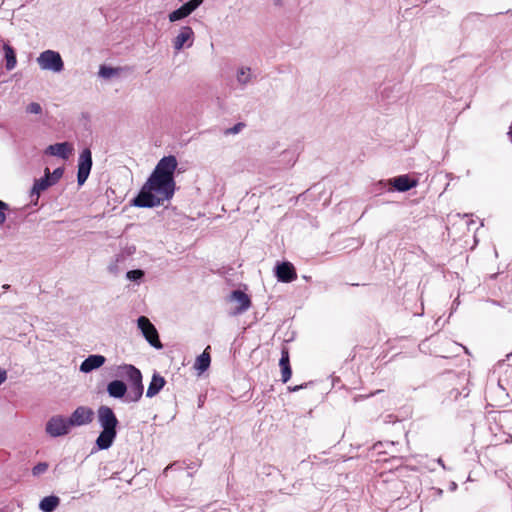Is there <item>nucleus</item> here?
<instances>
[{
    "mask_svg": "<svg viewBox=\"0 0 512 512\" xmlns=\"http://www.w3.org/2000/svg\"><path fill=\"white\" fill-rule=\"evenodd\" d=\"M92 154L90 149L85 148L79 155L78 159V172H77V182L79 186H82L91 171L92 168Z\"/></svg>",
    "mask_w": 512,
    "mask_h": 512,
    "instance_id": "nucleus-9",
    "label": "nucleus"
},
{
    "mask_svg": "<svg viewBox=\"0 0 512 512\" xmlns=\"http://www.w3.org/2000/svg\"><path fill=\"white\" fill-rule=\"evenodd\" d=\"M3 51H4V59H5V68L8 71H11L17 65L16 52H15L14 48L12 46H10L8 43H4Z\"/></svg>",
    "mask_w": 512,
    "mask_h": 512,
    "instance_id": "nucleus-21",
    "label": "nucleus"
},
{
    "mask_svg": "<svg viewBox=\"0 0 512 512\" xmlns=\"http://www.w3.org/2000/svg\"><path fill=\"white\" fill-rule=\"evenodd\" d=\"M26 112L29 114H41L42 113V107L37 102H32L26 107Z\"/></svg>",
    "mask_w": 512,
    "mask_h": 512,
    "instance_id": "nucleus-29",
    "label": "nucleus"
},
{
    "mask_svg": "<svg viewBox=\"0 0 512 512\" xmlns=\"http://www.w3.org/2000/svg\"><path fill=\"white\" fill-rule=\"evenodd\" d=\"M302 388H303V385H298V386H294V387H288L289 391H291V392H296V391H298V390H300Z\"/></svg>",
    "mask_w": 512,
    "mask_h": 512,
    "instance_id": "nucleus-34",
    "label": "nucleus"
},
{
    "mask_svg": "<svg viewBox=\"0 0 512 512\" xmlns=\"http://www.w3.org/2000/svg\"><path fill=\"white\" fill-rule=\"evenodd\" d=\"M210 346H207L206 349L203 351L202 354H200L195 361L194 367L197 369L200 373L206 371L211 363V357L209 353Z\"/></svg>",
    "mask_w": 512,
    "mask_h": 512,
    "instance_id": "nucleus-22",
    "label": "nucleus"
},
{
    "mask_svg": "<svg viewBox=\"0 0 512 512\" xmlns=\"http://www.w3.org/2000/svg\"><path fill=\"white\" fill-rule=\"evenodd\" d=\"M393 90H394V86H385L380 91L381 98L382 99H390L391 98V94L393 93Z\"/></svg>",
    "mask_w": 512,
    "mask_h": 512,
    "instance_id": "nucleus-31",
    "label": "nucleus"
},
{
    "mask_svg": "<svg viewBox=\"0 0 512 512\" xmlns=\"http://www.w3.org/2000/svg\"><path fill=\"white\" fill-rule=\"evenodd\" d=\"M7 379V372L6 370L0 368V385H2Z\"/></svg>",
    "mask_w": 512,
    "mask_h": 512,
    "instance_id": "nucleus-33",
    "label": "nucleus"
},
{
    "mask_svg": "<svg viewBox=\"0 0 512 512\" xmlns=\"http://www.w3.org/2000/svg\"><path fill=\"white\" fill-rule=\"evenodd\" d=\"M93 411L91 408L85 406L77 407L68 419L71 427L82 426L92 422Z\"/></svg>",
    "mask_w": 512,
    "mask_h": 512,
    "instance_id": "nucleus-11",
    "label": "nucleus"
},
{
    "mask_svg": "<svg viewBox=\"0 0 512 512\" xmlns=\"http://www.w3.org/2000/svg\"><path fill=\"white\" fill-rule=\"evenodd\" d=\"M116 74V70L105 65L100 66L99 75L103 78H110Z\"/></svg>",
    "mask_w": 512,
    "mask_h": 512,
    "instance_id": "nucleus-28",
    "label": "nucleus"
},
{
    "mask_svg": "<svg viewBox=\"0 0 512 512\" xmlns=\"http://www.w3.org/2000/svg\"><path fill=\"white\" fill-rule=\"evenodd\" d=\"M275 275L280 282L290 283L297 278L295 267L288 261L277 263Z\"/></svg>",
    "mask_w": 512,
    "mask_h": 512,
    "instance_id": "nucleus-12",
    "label": "nucleus"
},
{
    "mask_svg": "<svg viewBox=\"0 0 512 512\" xmlns=\"http://www.w3.org/2000/svg\"><path fill=\"white\" fill-rule=\"evenodd\" d=\"M71 426L67 418L61 415L51 417L46 423V432L51 437H60L69 433Z\"/></svg>",
    "mask_w": 512,
    "mask_h": 512,
    "instance_id": "nucleus-6",
    "label": "nucleus"
},
{
    "mask_svg": "<svg viewBox=\"0 0 512 512\" xmlns=\"http://www.w3.org/2000/svg\"><path fill=\"white\" fill-rule=\"evenodd\" d=\"M97 417L102 431L96 440V444L99 449L106 450L112 446L117 436L119 421L113 410L106 405H101L98 408Z\"/></svg>",
    "mask_w": 512,
    "mask_h": 512,
    "instance_id": "nucleus-3",
    "label": "nucleus"
},
{
    "mask_svg": "<svg viewBox=\"0 0 512 512\" xmlns=\"http://www.w3.org/2000/svg\"><path fill=\"white\" fill-rule=\"evenodd\" d=\"M137 325H138V328L141 330L142 335L145 337V339L148 341V343L151 346H153L157 349L162 348V343L159 339L158 332H157L155 326L151 323V321L147 317L140 316L137 319Z\"/></svg>",
    "mask_w": 512,
    "mask_h": 512,
    "instance_id": "nucleus-5",
    "label": "nucleus"
},
{
    "mask_svg": "<svg viewBox=\"0 0 512 512\" xmlns=\"http://www.w3.org/2000/svg\"><path fill=\"white\" fill-rule=\"evenodd\" d=\"M72 150L73 148L68 142H62L49 145L45 150V153L51 156H57L64 160H67Z\"/></svg>",
    "mask_w": 512,
    "mask_h": 512,
    "instance_id": "nucleus-15",
    "label": "nucleus"
},
{
    "mask_svg": "<svg viewBox=\"0 0 512 512\" xmlns=\"http://www.w3.org/2000/svg\"><path fill=\"white\" fill-rule=\"evenodd\" d=\"M63 174V167L56 168L52 173H50V170L48 169V177L50 178V181L53 185H55L62 178Z\"/></svg>",
    "mask_w": 512,
    "mask_h": 512,
    "instance_id": "nucleus-25",
    "label": "nucleus"
},
{
    "mask_svg": "<svg viewBox=\"0 0 512 512\" xmlns=\"http://www.w3.org/2000/svg\"><path fill=\"white\" fill-rule=\"evenodd\" d=\"M145 273L141 269L130 270L126 273V277L130 281H139L144 277Z\"/></svg>",
    "mask_w": 512,
    "mask_h": 512,
    "instance_id": "nucleus-26",
    "label": "nucleus"
},
{
    "mask_svg": "<svg viewBox=\"0 0 512 512\" xmlns=\"http://www.w3.org/2000/svg\"><path fill=\"white\" fill-rule=\"evenodd\" d=\"M204 0H190L180 6L178 9L172 11L169 15L170 22H177L192 14Z\"/></svg>",
    "mask_w": 512,
    "mask_h": 512,
    "instance_id": "nucleus-10",
    "label": "nucleus"
},
{
    "mask_svg": "<svg viewBox=\"0 0 512 512\" xmlns=\"http://www.w3.org/2000/svg\"><path fill=\"white\" fill-rule=\"evenodd\" d=\"M118 374L126 377L129 382V388L122 380H113L107 385V392L110 397L124 398V401L138 402L144 391L141 371L131 364H123L118 367Z\"/></svg>",
    "mask_w": 512,
    "mask_h": 512,
    "instance_id": "nucleus-2",
    "label": "nucleus"
},
{
    "mask_svg": "<svg viewBox=\"0 0 512 512\" xmlns=\"http://www.w3.org/2000/svg\"><path fill=\"white\" fill-rule=\"evenodd\" d=\"M165 383V379L159 374L155 373L152 376L151 382L148 386L146 396L152 398L155 395H157L160 392V390L164 387Z\"/></svg>",
    "mask_w": 512,
    "mask_h": 512,
    "instance_id": "nucleus-20",
    "label": "nucleus"
},
{
    "mask_svg": "<svg viewBox=\"0 0 512 512\" xmlns=\"http://www.w3.org/2000/svg\"><path fill=\"white\" fill-rule=\"evenodd\" d=\"M37 63L42 70L60 73L64 69V62L59 52L45 50L37 57Z\"/></svg>",
    "mask_w": 512,
    "mask_h": 512,
    "instance_id": "nucleus-4",
    "label": "nucleus"
},
{
    "mask_svg": "<svg viewBox=\"0 0 512 512\" xmlns=\"http://www.w3.org/2000/svg\"><path fill=\"white\" fill-rule=\"evenodd\" d=\"M135 246H127L118 252L111 263L108 265V271L114 275L119 274L126 267L129 258L135 253Z\"/></svg>",
    "mask_w": 512,
    "mask_h": 512,
    "instance_id": "nucleus-8",
    "label": "nucleus"
},
{
    "mask_svg": "<svg viewBox=\"0 0 512 512\" xmlns=\"http://www.w3.org/2000/svg\"><path fill=\"white\" fill-rule=\"evenodd\" d=\"M179 2H182L183 0H178Z\"/></svg>",
    "mask_w": 512,
    "mask_h": 512,
    "instance_id": "nucleus-37",
    "label": "nucleus"
},
{
    "mask_svg": "<svg viewBox=\"0 0 512 512\" xmlns=\"http://www.w3.org/2000/svg\"><path fill=\"white\" fill-rule=\"evenodd\" d=\"M389 184L393 189L399 192H406L417 185V181L408 175H400L389 180Z\"/></svg>",
    "mask_w": 512,
    "mask_h": 512,
    "instance_id": "nucleus-14",
    "label": "nucleus"
},
{
    "mask_svg": "<svg viewBox=\"0 0 512 512\" xmlns=\"http://www.w3.org/2000/svg\"><path fill=\"white\" fill-rule=\"evenodd\" d=\"M48 463L46 462H40L38 463L37 465H35L33 468H32V474L33 476H39L43 473H45L47 470H48Z\"/></svg>",
    "mask_w": 512,
    "mask_h": 512,
    "instance_id": "nucleus-27",
    "label": "nucleus"
},
{
    "mask_svg": "<svg viewBox=\"0 0 512 512\" xmlns=\"http://www.w3.org/2000/svg\"><path fill=\"white\" fill-rule=\"evenodd\" d=\"M279 366L281 368V380L283 383H287L291 378L292 369L290 366L289 352L285 348L282 349Z\"/></svg>",
    "mask_w": 512,
    "mask_h": 512,
    "instance_id": "nucleus-18",
    "label": "nucleus"
},
{
    "mask_svg": "<svg viewBox=\"0 0 512 512\" xmlns=\"http://www.w3.org/2000/svg\"><path fill=\"white\" fill-rule=\"evenodd\" d=\"M106 361V358L99 354L89 355L80 365V371L89 373L100 368Z\"/></svg>",
    "mask_w": 512,
    "mask_h": 512,
    "instance_id": "nucleus-16",
    "label": "nucleus"
},
{
    "mask_svg": "<svg viewBox=\"0 0 512 512\" xmlns=\"http://www.w3.org/2000/svg\"><path fill=\"white\" fill-rule=\"evenodd\" d=\"M194 42V31L190 26H183L179 34L173 39V48L180 51L184 46L191 47Z\"/></svg>",
    "mask_w": 512,
    "mask_h": 512,
    "instance_id": "nucleus-13",
    "label": "nucleus"
},
{
    "mask_svg": "<svg viewBox=\"0 0 512 512\" xmlns=\"http://www.w3.org/2000/svg\"><path fill=\"white\" fill-rule=\"evenodd\" d=\"M243 127H244L243 123H237L232 128L227 129L225 133L226 134H237L242 130Z\"/></svg>",
    "mask_w": 512,
    "mask_h": 512,
    "instance_id": "nucleus-32",
    "label": "nucleus"
},
{
    "mask_svg": "<svg viewBox=\"0 0 512 512\" xmlns=\"http://www.w3.org/2000/svg\"><path fill=\"white\" fill-rule=\"evenodd\" d=\"M59 503V497L55 495L46 496L40 501L39 508L43 512H53L59 506Z\"/></svg>",
    "mask_w": 512,
    "mask_h": 512,
    "instance_id": "nucleus-23",
    "label": "nucleus"
},
{
    "mask_svg": "<svg viewBox=\"0 0 512 512\" xmlns=\"http://www.w3.org/2000/svg\"><path fill=\"white\" fill-rule=\"evenodd\" d=\"M236 79H237V82L242 86L249 84L252 80L251 68L250 67H240L237 70Z\"/></svg>",
    "mask_w": 512,
    "mask_h": 512,
    "instance_id": "nucleus-24",
    "label": "nucleus"
},
{
    "mask_svg": "<svg viewBox=\"0 0 512 512\" xmlns=\"http://www.w3.org/2000/svg\"><path fill=\"white\" fill-rule=\"evenodd\" d=\"M438 463H439L442 467H445V466H444V463H443V461H442V459H438Z\"/></svg>",
    "mask_w": 512,
    "mask_h": 512,
    "instance_id": "nucleus-35",
    "label": "nucleus"
},
{
    "mask_svg": "<svg viewBox=\"0 0 512 512\" xmlns=\"http://www.w3.org/2000/svg\"><path fill=\"white\" fill-rule=\"evenodd\" d=\"M9 210V205L4 201L0 200V225H3L6 221V211Z\"/></svg>",
    "mask_w": 512,
    "mask_h": 512,
    "instance_id": "nucleus-30",
    "label": "nucleus"
},
{
    "mask_svg": "<svg viewBox=\"0 0 512 512\" xmlns=\"http://www.w3.org/2000/svg\"><path fill=\"white\" fill-rule=\"evenodd\" d=\"M177 168V160L175 156H166L163 157L158 164L156 165L155 169L153 170L152 174L159 176L161 178L168 179L170 181L174 180V172Z\"/></svg>",
    "mask_w": 512,
    "mask_h": 512,
    "instance_id": "nucleus-7",
    "label": "nucleus"
},
{
    "mask_svg": "<svg viewBox=\"0 0 512 512\" xmlns=\"http://www.w3.org/2000/svg\"><path fill=\"white\" fill-rule=\"evenodd\" d=\"M44 173V177L36 179L34 181L33 187L30 192V196L35 197L36 201H38L41 192L53 186L52 182L50 181V178L48 177V168L45 169Z\"/></svg>",
    "mask_w": 512,
    "mask_h": 512,
    "instance_id": "nucleus-17",
    "label": "nucleus"
},
{
    "mask_svg": "<svg viewBox=\"0 0 512 512\" xmlns=\"http://www.w3.org/2000/svg\"><path fill=\"white\" fill-rule=\"evenodd\" d=\"M231 297L239 304L237 307V313H243L251 306V300L249 296L241 290L233 291Z\"/></svg>",
    "mask_w": 512,
    "mask_h": 512,
    "instance_id": "nucleus-19",
    "label": "nucleus"
},
{
    "mask_svg": "<svg viewBox=\"0 0 512 512\" xmlns=\"http://www.w3.org/2000/svg\"><path fill=\"white\" fill-rule=\"evenodd\" d=\"M9 288H10V285H8V284L3 285V289L7 290Z\"/></svg>",
    "mask_w": 512,
    "mask_h": 512,
    "instance_id": "nucleus-36",
    "label": "nucleus"
},
{
    "mask_svg": "<svg viewBox=\"0 0 512 512\" xmlns=\"http://www.w3.org/2000/svg\"><path fill=\"white\" fill-rule=\"evenodd\" d=\"M175 185V181L151 173L137 196L132 200V205L140 208L159 206L173 197Z\"/></svg>",
    "mask_w": 512,
    "mask_h": 512,
    "instance_id": "nucleus-1",
    "label": "nucleus"
}]
</instances>
